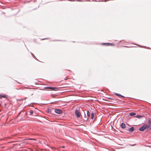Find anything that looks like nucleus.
<instances>
[{
    "mask_svg": "<svg viewBox=\"0 0 151 151\" xmlns=\"http://www.w3.org/2000/svg\"><path fill=\"white\" fill-rule=\"evenodd\" d=\"M45 88L46 89H51L52 91H57L58 88L56 87H48Z\"/></svg>",
    "mask_w": 151,
    "mask_h": 151,
    "instance_id": "1",
    "label": "nucleus"
},
{
    "mask_svg": "<svg viewBox=\"0 0 151 151\" xmlns=\"http://www.w3.org/2000/svg\"><path fill=\"white\" fill-rule=\"evenodd\" d=\"M55 112L58 114H61L62 113V110L58 109H55Z\"/></svg>",
    "mask_w": 151,
    "mask_h": 151,
    "instance_id": "2",
    "label": "nucleus"
},
{
    "mask_svg": "<svg viewBox=\"0 0 151 151\" xmlns=\"http://www.w3.org/2000/svg\"><path fill=\"white\" fill-rule=\"evenodd\" d=\"M146 126L145 125H144L142 127H141L139 129V130L141 131H143L146 129Z\"/></svg>",
    "mask_w": 151,
    "mask_h": 151,
    "instance_id": "3",
    "label": "nucleus"
},
{
    "mask_svg": "<svg viewBox=\"0 0 151 151\" xmlns=\"http://www.w3.org/2000/svg\"><path fill=\"white\" fill-rule=\"evenodd\" d=\"M75 114L76 116L77 117H79L80 116V114L79 112H78V111L77 110H76L75 111Z\"/></svg>",
    "mask_w": 151,
    "mask_h": 151,
    "instance_id": "4",
    "label": "nucleus"
},
{
    "mask_svg": "<svg viewBox=\"0 0 151 151\" xmlns=\"http://www.w3.org/2000/svg\"><path fill=\"white\" fill-rule=\"evenodd\" d=\"M103 45H106L108 46H114V44L112 43H103Z\"/></svg>",
    "mask_w": 151,
    "mask_h": 151,
    "instance_id": "5",
    "label": "nucleus"
},
{
    "mask_svg": "<svg viewBox=\"0 0 151 151\" xmlns=\"http://www.w3.org/2000/svg\"><path fill=\"white\" fill-rule=\"evenodd\" d=\"M94 113L93 112L91 114V118L92 120H93V122H94Z\"/></svg>",
    "mask_w": 151,
    "mask_h": 151,
    "instance_id": "6",
    "label": "nucleus"
},
{
    "mask_svg": "<svg viewBox=\"0 0 151 151\" xmlns=\"http://www.w3.org/2000/svg\"><path fill=\"white\" fill-rule=\"evenodd\" d=\"M146 126V129H151V125L148 124V125L147 124H145Z\"/></svg>",
    "mask_w": 151,
    "mask_h": 151,
    "instance_id": "7",
    "label": "nucleus"
},
{
    "mask_svg": "<svg viewBox=\"0 0 151 151\" xmlns=\"http://www.w3.org/2000/svg\"><path fill=\"white\" fill-rule=\"evenodd\" d=\"M121 127L123 129L125 128L126 127L125 124L124 123H122L121 125Z\"/></svg>",
    "mask_w": 151,
    "mask_h": 151,
    "instance_id": "8",
    "label": "nucleus"
},
{
    "mask_svg": "<svg viewBox=\"0 0 151 151\" xmlns=\"http://www.w3.org/2000/svg\"><path fill=\"white\" fill-rule=\"evenodd\" d=\"M128 130L129 132H132L134 130V128L133 127H131Z\"/></svg>",
    "mask_w": 151,
    "mask_h": 151,
    "instance_id": "9",
    "label": "nucleus"
},
{
    "mask_svg": "<svg viewBox=\"0 0 151 151\" xmlns=\"http://www.w3.org/2000/svg\"><path fill=\"white\" fill-rule=\"evenodd\" d=\"M91 114L89 111H87V115L88 116V118H89L90 117Z\"/></svg>",
    "mask_w": 151,
    "mask_h": 151,
    "instance_id": "10",
    "label": "nucleus"
},
{
    "mask_svg": "<svg viewBox=\"0 0 151 151\" xmlns=\"http://www.w3.org/2000/svg\"><path fill=\"white\" fill-rule=\"evenodd\" d=\"M114 94H115V95H116V96H121V97H123V98H124V97L123 96H122L121 95V94H119V93H115Z\"/></svg>",
    "mask_w": 151,
    "mask_h": 151,
    "instance_id": "11",
    "label": "nucleus"
},
{
    "mask_svg": "<svg viewBox=\"0 0 151 151\" xmlns=\"http://www.w3.org/2000/svg\"><path fill=\"white\" fill-rule=\"evenodd\" d=\"M148 124L149 125H151V118L149 119Z\"/></svg>",
    "mask_w": 151,
    "mask_h": 151,
    "instance_id": "12",
    "label": "nucleus"
},
{
    "mask_svg": "<svg viewBox=\"0 0 151 151\" xmlns=\"http://www.w3.org/2000/svg\"><path fill=\"white\" fill-rule=\"evenodd\" d=\"M136 115L135 113H132L129 114V115L131 116H133Z\"/></svg>",
    "mask_w": 151,
    "mask_h": 151,
    "instance_id": "13",
    "label": "nucleus"
},
{
    "mask_svg": "<svg viewBox=\"0 0 151 151\" xmlns=\"http://www.w3.org/2000/svg\"><path fill=\"white\" fill-rule=\"evenodd\" d=\"M29 113L31 114H33V111L32 110H30L29 111Z\"/></svg>",
    "mask_w": 151,
    "mask_h": 151,
    "instance_id": "14",
    "label": "nucleus"
},
{
    "mask_svg": "<svg viewBox=\"0 0 151 151\" xmlns=\"http://www.w3.org/2000/svg\"><path fill=\"white\" fill-rule=\"evenodd\" d=\"M141 116L140 115H137L136 116L137 117L139 118Z\"/></svg>",
    "mask_w": 151,
    "mask_h": 151,
    "instance_id": "15",
    "label": "nucleus"
},
{
    "mask_svg": "<svg viewBox=\"0 0 151 151\" xmlns=\"http://www.w3.org/2000/svg\"><path fill=\"white\" fill-rule=\"evenodd\" d=\"M1 97L3 98H5L6 96H1Z\"/></svg>",
    "mask_w": 151,
    "mask_h": 151,
    "instance_id": "16",
    "label": "nucleus"
},
{
    "mask_svg": "<svg viewBox=\"0 0 151 151\" xmlns=\"http://www.w3.org/2000/svg\"><path fill=\"white\" fill-rule=\"evenodd\" d=\"M62 147L63 148H65V146H63Z\"/></svg>",
    "mask_w": 151,
    "mask_h": 151,
    "instance_id": "17",
    "label": "nucleus"
},
{
    "mask_svg": "<svg viewBox=\"0 0 151 151\" xmlns=\"http://www.w3.org/2000/svg\"><path fill=\"white\" fill-rule=\"evenodd\" d=\"M123 47H127L126 46H123Z\"/></svg>",
    "mask_w": 151,
    "mask_h": 151,
    "instance_id": "18",
    "label": "nucleus"
},
{
    "mask_svg": "<svg viewBox=\"0 0 151 151\" xmlns=\"http://www.w3.org/2000/svg\"><path fill=\"white\" fill-rule=\"evenodd\" d=\"M49 39L48 38H46L45 39Z\"/></svg>",
    "mask_w": 151,
    "mask_h": 151,
    "instance_id": "19",
    "label": "nucleus"
},
{
    "mask_svg": "<svg viewBox=\"0 0 151 151\" xmlns=\"http://www.w3.org/2000/svg\"><path fill=\"white\" fill-rule=\"evenodd\" d=\"M20 114V113H19L18 115Z\"/></svg>",
    "mask_w": 151,
    "mask_h": 151,
    "instance_id": "20",
    "label": "nucleus"
}]
</instances>
